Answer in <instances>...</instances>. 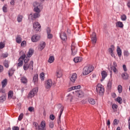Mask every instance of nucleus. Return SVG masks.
<instances>
[{"label": "nucleus", "instance_id": "1", "mask_svg": "<svg viewBox=\"0 0 130 130\" xmlns=\"http://www.w3.org/2000/svg\"><path fill=\"white\" fill-rule=\"evenodd\" d=\"M33 6L34 7V11L36 13L33 14H30L29 15V18H30L31 20H35L36 19H37V18H39V17H40L39 13L41 12L40 9H41V5L40 4L36 2L34 3Z\"/></svg>", "mask_w": 130, "mask_h": 130}, {"label": "nucleus", "instance_id": "2", "mask_svg": "<svg viewBox=\"0 0 130 130\" xmlns=\"http://www.w3.org/2000/svg\"><path fill=\"white\" fill-rule=\"evenodd\" d=\"M93 70H94V67L92 66H85L83 68V75L84 76H87V75H89L90 73H91Z\"/></svg>", "mask_w": 130, "mask_h": 130}, {"label": "nucleus", "instance_id": "3", "mask_svg": "<svg viewBox=\"0 0 130 130\" xmlns=\"http://www.w3.org/2000/svg\"><path fill=\"white\" fill-rule=\"evenodd\" d=\"M33 52H34V51H33L32 49H29L28 52L27 54V57H26V55H25V57L23 59L24 63H27L29 61V60H30L29 57H31V56H32Z\"/></svg>", "mask_w": 130, "mask_h": 130}, {"label": "nucleus", "instance_id": "4", "mask_svg": "<svg viewBox=\"0 0 130 130\" xmlns=\"http://www.w3.org/2000/svg\"><path fill=\"white\" fill-rule=\"evenodd\" d=\"M96 90L97 93L100 95H102L104 93V87L100 83L97 84Z\"/></svg>", "mask_w": 130, "mask_h": 130}, {"label": "nucleus", "instance_id": "5", "mask_svg": "<svg viewBox=\"0 0 130 130\" xmlns=\"http://www.w3.org/2000/svg\"><path fill=\"white\" fill-rule=\"evenodd\" d=\"M33 66H34V62L33 61H30L29 64L28 63H24L23 64V68L24 71H28V70H33Z\"/></svg>", "mask_w": 130, "mask_h": 130}, {"label": "nucleus", "instance_id": "6", "mask_svg": "<svg viewBox=\"0 0 130 130\" xmlns=\"http://www.w3.org/2000/svg\"><path fill=\"white\" fill-rule=\"evenodd\" d=\"M24 58H25V54H23L21 57H19L17 63V68H21V67H23Z\"/></svg>", "mask_w": 130, "mask_h": 130}, {"label": "nucleus", "instance_id": "7", "mask_svg": "<svg viewBox=\"0 0 130 130\" xmlns=\"http://www.w3.org/2000/svg\"><path fill=\"white\" fill-rule=\"evenodd\" d=\"M77 45L74 42H73L71 45V51H72V55H76L77 54V52H78V49H77Z\"/></svg>", "mask_w": 130, "mask_h": 130}, {"label": "nucleus", "instance_id": "8", "mask_svg": "<svg viewBox=\"0 0 130 130\" xmlns=\"http://www.w3.org/2000/svg\"><path fill=\"white\" fill-rule=\"evenodd\" d=\"M38 92V88L37 87H36L34 88L31 91L29 92V93L28 94V98H32V97H34L36 94H37Z\"/></svg>", "mask_w": 130, "mask_h": 130}, {"label": "nucleus", "instance_id": "9", "mask_svg": "<svg viewBox=\"0 0 130 130\" xmlns=\"http://www.w3.org/2000/svg\"><path fill=\"white\" fill-rule=\"evenodd\" d=\"M115 50V47L114 45H111L110 48L108 49V52L110 54H111L112 57H114L115 58V54L113 52Z\"/></svg>", "mask_w": 130, "mask_h": 130}, {"label": "nucleus", "instance_id": "10", "mask_svg": "<svg viewBox=\"0 0 130 130\" xmlns=\"http://www.w3.org/2000/svg\"><path fill=\"white\" fill-rule=\"evenodd\" d=\"M53 83L51 79H49L45 82V88L46 89H50L52 87Z\"/></svg>", "mask_w": 130, "mask_h": 130}, {"label": "nucleus", "instance_id": "11", "mask_svg": "<svg viewBox=\"0 0 130 130\" xmlns=\"http://www.w3.org/2000/svg\"><path fill=\"white\" fill-rule=\"evenodd\" d=\"M33 27L36 31H40L41 25H40V23L36 22L33 24Z\"/></svg>", "mask_w": 130, "mask_h": 130}, {"label": "nucleus", "instance_id": "12", "mask_svg": "<svg viewBox=\"0 0 130 130\" xmlns=\"http://www.w3.org/2000/svg\"><path fill=\"white\" fill-rule=\"evenodd\" d=\"M91 41L93 45H95L96 42H97V37H96V33L95 32H92L91 35Z\"/></svg>", "mask_w": 130, "mask_h": 130}, {"label": "nucleus", "instance_id": "13", "mask_svg": "<svg viewBox=\"0 0 130 130\" xmlns=\"http://www.w3.org/2000/svg\"><path fill=\"white\" fill-rule=\"evenodd\" d=\"M40 39V36L38 35H35L32 36L31 41L32 42H37Z\"/></svg>", "mask_w": 130, "mask_h": 130}, {"label": "nucleus", "instance_id": "14", "mask_svg": "<svg viewBox=\"0 0 130 130\" xmlns=\"http://www.w3.org/2000/svg\"><path fill=\"white\" fill-rule=\"evenodd\" d=\"M45 126H46V124L45 123V121H42L39 126V130H46L45 128Z\"/></svg>", "mask_w": 130, "mask_h": 130}, {"label": "nucleus", "instance_id": "15", "mask_svg": "<svg viewBox=\"0 0 130 130\" xmlns=\"http://www.w3.org/2000/svg\"><path fill=\"white\" fill-rule=\"evenodd\" d=\"M60 37L63 41H66L68 39V37L64 32H61L60 35Z\"/></svg>", "mask_w": 130, "mask_h": 130}, {"label": "nucleus", "instance_id": "16", "mask_svg": "<svg viewBox=\"0 0 130 130\" xmlns=\"http://www.w3.org/2000/svg\"><path fill=\"white\" fill-rule=\"evenodd\" d=\"M77 79V74L73 73L71 76H70V80L71 82H73L74 83V82H76V80Z\"/></svg>", "mask_w": 130, "mask_h": 130}, {"label": "nucleus", "instance_id": "17", "mask_svg": "<svg viewBox=\"0 0 130 130\" xmlns=\"http://www.w3.org/2000/svg\"><path fill=\"white\" fill-rule=\"evenodd\" d=\"M77 89H81V85H77L76 86H73L68 89V92H71V91H73V90H77Z\"/></svg>", "mask_w": 130, "mask_h": 130}, {"label": "nucleus", "instance_id": "18", "mask_svg": "<svg viewBox=\"0 0 130 130\" xmlns=\"http://www.w3.org/2000/svg\"><path fill=\"white\" fill-rule=\"evenodd\" d=\"M20 81L22 84H27V83H28V79H27V77L25 76L21 77Z\"/></svg>", "mask_w": 130, "mask_h": 130}, {"label": "nucleus", "instance_id": "19", "mask_svg": "<svg viewBox=\"0 0 130 130\" xmlns=\"http://www.w3.org/2000/svg\"><path fill=\"white\" fill-rule=\"evenodd\" d=\"M106 77H107V73L105 71H103V72H102V79L101 81H104V80L105 79V78H106Z\"/></svg>", "mask_w": 130, "mask_h": 130}, {"label": "nucleus", "instance_id": "20", "mask_svg": "<svg viewBox=\"0 0 130 130\" xmlns=\"http://www.w3.org/2000/svg\"><path fill=\"white\" fill-rule=\"evenodd\" d=\"M56 76L57 78H61L62 76V70L58 69L56 71Z\"/></svg>", "mask_w": 130, "mask_h": 130}, {"label": "nucleus", "instance_id": "21", "mask_svg": "<svg viewBox=\"0 0 130 130\" xmlns=\"http://www.w3.org/2000/svg\"><path fill=\"white\" fill-rule=\"evenodd\" d=\"M46 45V44H45V42H42L40 44L39 49H40V50H43V49H44V48L45 47Z\"/></svg>", "mask_w": 130, "mask_h": 130}, {"label": "nucleus", "instance_id": "22", "mask_svg": "<svg viewBox=\"0 0 130 130\" xmlns=\"http://www.w3.org/2000/svg\"><path fill=\"white\" fill-rule=\"evenodd\" d=\"M82 60L83 58H82V57H76L74 59V61L76 63L80 62V61H82Z\"/></svg>", "mask_w": 130, "mask_h": 130}, {"label": "nucleus", "instance_id": "23", "mask_svg": "<svg viewBox=\"0 0 130 130\" xmlns=\"http://www.w3.org/2000/svg\"><path fill=\"white\" fill-rule=\"evenodd\" d=\"M67 99L70 100L71 102L74 100V101H77V100L75 99V97H73L71 94H69L67 96Z\"/></svg>", "mask_w": 130, "mask_h": 130}, {"label": "nucleus", "instance_id": "24", "mask_svg": "<svg viewBox=\"0 0 130 130\" xmlns=\"http://www.w3.org/2000/svg\"><path fill=\"white\" fill-rule=\"evenodd\" d=\"M117 53L118 56H119V57H121V53H122L121 49H120L119 46H117Z\"/></svg>", "mask_w": 130, "mask_h": 130}, {"label": "nucleus", "instance_id": "25", "mask_svg": "<svg viewBox=\"0 0 130 130\" xmlns=\"http://www.w3.org/2000/svg\"><path fill=\"white\" fill-rule=\"evenodd\" d=\"M32 82L35 83V84H37V82H38V75L37 74L34 75Z\"/></svg>", "mask_w": 130, "mask_h": 130}, {"label": "nucleus", "instance_id": "26", "mask_svg": "<svg viewBox=\"0 0 130 130\" xmlns=\"http://www.w3.org/2000/svg\"><path fill=\"white\" fill-rule=\"evenodd\" d=\"M7 84H8V79H5L4 80H3L2 82V85L3 88H5V87L7 86Z\"/></svg>", "mask_w": 130, "mask_h": 130}, {"label": "nucleus", "instance_id": "27", "mask_svg": "<svg viewBox=\"0 0 130 130\" xmlns=\"http://www.w3.org/2000/svg\"><path fill=\"white\" fill-rule=\"evenodd\" d=\"M121 77L123 80H127L128 79V74L126 73H124L121 74Z\"/></svg>", "mask_w": 130, "mask_h": 130}, {"label": "nucleus", "instance_id": "28", "mask_svg": "<svg viewBox=\"0 0 130 130\" xmlns=\"http://www.w3.org/2000/svg\"><path fill=\"white\" fill-rule=\"evenodd\" d=\"M116 26L119 28H123V23L120 21H118L116 23Z\"/></svg>", "mask_w": 130, "mask_h": 130}, {"label": "nucleus", "instance_id": "29", "mask_svg": "<svg viewBox=\"0 0 130 130\" xmlns=\"http://www.w3.org/2000/svg\"><path fill=\"white\" fill-rule=\"evenodd\" d=\"M16 41L17 43H18V44H20L21 42H22V38H21V36H17L16 38Z\"/></svg>", "mask_w": 130, "mask_h": 130}, {"label": "nucleus", "instance_id": "30", "mask_svg": "<svg viewBox=\"0 0 130 130\" xmlns=\"http://www.w3.org/2000/svg\"><path fill=\"white\" fill-rule=\"evenodd\" d=\"M88 102L90 104H91V105H94L96 103V101L94 99H89Z\"/></svg>", "mask_w": 130, "mask_h": 130}, {"label": "nucleus", "instance_id": "31", "mask_svg": "<svg viewBox=\"0 0 130 130\" xmlns=\"http://www.w3.org/2000/svg\"><path fill=\"white\" fill-rule=\"evenodd\" d=\"M48 61V62H49V63H52V62L54 61V56H50Z\"/></svg>", "mask_w": 130, "mask_h": 130}, {"label": "nucleus", "instance_id": "32", "mask_svg": "<svg viewBox=\"0 0 130 130\" xmlns=\"http://www.w3.org/2000/svg\"><path fill=\"white\" fill-rule=\"evenodd\" d=\"M9 64H10V61L8 60H5L4 62V66L5 67V68H9Z\"/></svg>", "mask_w": 130, "mask_h": 130}, {"label": "nucleus", "instance_id": "33", "mask_svg": "<svg viewBox=\"0 0 130 130\" xmlns=\"http://www.w3.org/2000/svg\"><path fill=\"white\" fill-rule=\"evenodd\" d=\"M111 70L112 71H113V72L115 73V74H117V73H118V70H117V69H116V67H111L110 68Z\"/></svg>", "mask_w": 130, "mask_h": 130}, {"label": "nucleus", "instance_id": "34", "mask_svg": "<svg viewBox=\"0 0 130 130\" xmlns=\"http://www.w3.org/2000/svg\"><path fill=\"white\" fill-rule=\"evenodd\" d=\"M14 94V92L13 91H10L8 93V98L9 99H12L13 98V95Z\"/></svg>", "mask_w": 130, "mask_h": 130}, {"label": "nucleus", "instance_id": "35", "mask_svg": "<svg viewBox=\"0 0 130 130\" xmlns=\"http://www.w3.org/2000/svg\"><path fill=\"white\" fill-rule=\"evenodd\" d=\"M123 54H124V56H129V52H128V51H127V50H125L123 51Z\"/></svg>", "mask_w": 130, "mask_h": 130}, {"label": "nucleus", "instance_id": "36", "mask_svg": "<svg viewBox=\"0 0 130 130\" xmlns=\"http://www.w3.org/2000/svg\"><path fill=\"white\" fill-rule=\"evenodd\" d=\"M17 20L18 23L22 22V20H23V16L21 15H18Z\"/></svg>", "mask_w": 130, "mask_h": 130}, {"label": "nucleus", "instance_id": "37", "mask_svg": "<svg viewBox=\"0 0 130 130\" xmlns=\"http://www.w3.org/2000/svg\"><path fill=\"white\" fill-rule=\"evenodd\" d=\"M63 111V107H61V109L60 110V114L58 116V119L60 120V117H61V114H62V112Z\"/></svg>", "mask_w": 130, "mask_h": 130}, {"label": "nucleus", "instance_id": "38", "mask_svg": "<svg viewBox=\"0 0 130 130\" xmlns=\"http://www.w3.org/2000/svg\"><path fill=\"white\" fill-rule=\"evenodd\" d=\"M116 101H117V102H118L119 104H121V103H122V99H121V98L118 96V97L116 99Z\"/></svg>", "mask_w": 130, "mask_h": 130}, {"label": "nucleus", "instance_id": "39", "mask_svg": "<svg viewBox=\"0 0 130 130\" xmlns=\"http://www.w3.org/2000/svg\"><path fill=\"white\" fill-rule=\"evenodd\" d=\"M118 93H121V92H122V86L121 85H119L118 86Z\"/></svg>", "mask_w": 130, "mask_h": 130}, {"label": "nucleus", "instance_id": "40", "mask_svg": "<svg viewBox=\"0 0 130 130\" xmlns=\"http://www.w3.org/2000/svg\"><path fill=\"white\" fill-rule=\"evenodd\" d=\"M112 86V81H109L107 84V87L108 89H111Z\"/></svg>", "mask_w": 130, "mask_h": 130}, {"label": "nucleus", "instance_id": "41", "mask_svg": "<svg viewBox=\"0 0 130 130\" xmlns=\"http://www.w3.org/2000/svg\"><path fill=\"white\" fill-rule=\"evenodd\" d=\"M3 11L4 13H7V12H8V6H7V5L3 7Z\"/></svg>", "mask_w": 130, "mask_h": 130}, {"label": "nucleus", "instance_id": "42", "mask_svg": "<svg viewBox=\"0 0 130 130\" xmlns=\"http://www.w3.org/2000/svg\"><path fill=\"white\" fill-rule=\"evenodd\" d=\"M45 75H44V73H42L40 75V79L41 80H42V81H44V79H45Z\"/></svg>", "mask_w": 130, "mask_h": 130}, {"label": "nucleus", "instance_id": "43", "mask_svg": "<svg viewBox=\"0 0 130 130\" xmlns=\"http://www.w3.org/2000/svg\"><path fill=\"white\" fill-rule=\"evenodd\" d=\"M6 100V96L2 95V96H0V102H4V101H5Z\"/></svg>", "mask_w": 130, "mask_h": 130}, {"label": "nucleus", "instance_id": "44", "mask_svg": "<svg viewBox=\"0 0 130 130\" xmlns=\"http://www.w3.org/2000/svg\"><path fill=\"white\" fill-rule=\"evenodd\" d=\"M112 107L113 110H116V109H117V108H118V106L116 104H114L112 105Z\"/></svg>", "mask_w": 130, "mask_h": 130}, {"label": "nucleus", "instance_id": "45", "mask_svg": "<svg viewBox=\"0 0 130 130\" xmlns=\"http://www.w3.org/2000/svg\"><path fill=\"white\" fill-rule=\"evenodd\" d=\"M13 75H14V70H10L9 71V76L10 77H12V76H13Z\"/></svg>", "mask_w": 130, "mask_h": 130}, {"label": "nucleus", "instance_id": "46", "mask_svg": "<svg viewBox=\"0 0 130 130\" xmlns=\"http://www.w3.org/2000/svg\"><path fill=\"white\" fill-rule=\"evenodd\" d=\"M9 55L8 54V53H3L1 55V57H2L3 58H7V57Z\"/></svg>", "mask_w": 130, "mask_h": 130}, {"label": "nucleus", "instance_id": "47", "mask_svg": "<svg viewBox=\"0 0 130 130\" xmlns=\"http://www.w3.org/2000/svg\"><path fill=\"white\" fill-rule=\"evenodd\" d=\"M53 36L51 34H47V38L48 39H52Z\"/></svg>", "mask_w": 130, "mask_h": 130}, {"label": "nucleus", "instance_id": "48", "mask_svg": "<svg viewBox=\"0 0 130 130\" xmlns=\"http://www.w3.org/2000/svg\"><path fill=\"white\" fill-rule=\"evenodd\" d=\"M121 19L122 21H125L126 20V16L125 15H123L121 16Z\"/></svg>", "mask_w": 130, "mask_h": 130}, {"label": "nucleus", "instance_id": "49", "mask_svg": "<svg viewBox=\"0 0 130 130\" xmlns=\"http://www.w3.org/2000/svg\"><path fill=\"white\" fill-rule=\"evenodd\" d=\"M24 116V114L23 113H21L18 117V120L21 121L22 119H23V117Z\"/></svg>", "mask_w": 130, "mask_h": 130}, {"label": "nucleus", "instance_id": "50", "mask_svg": "<svg viewBox=\"0 0 130 130\" xmlns=\"http://www.w3.org/2000/svg\"><path fill=\"white\" fill-rule=\"evenodd\" d=\"M118 122H119L117 121V119H115L113 121V125H117V124H118Z\"/></svg>", "mask_w": 130, "mask_h": 130}, {"label": "nucleus", "instance_id": "51", "mask_svg": "<svg viewBox=\"0 0 130 130\" xmlns=\"http://www.w3.org/2000/svg\"><path fill=\"white\" fill-rule=\"evenodd\" d=\"M5 47V44L3 42L0 43V49H3Z\"/></svg>", "mask_w": 130, "mask_h": 130}, {"label": "nucleus", "instance_id": "52", "mask_svg": "<svg viewBox=\"0 0 130 130\" xmlns=\"http://www.w3.org/2000/svg\"><path fill=\"white\" fill-rule=\"evenodd\" d=\"M28 111H30V112H32L33 110H34V108L33 107H30L28 109Z\"/></svg>", "mask_w": 130, "mask_h": 130}, {"label": "nucleus", "instance_id": "53", "mask_svg": "<svg viewBox=\"0 0 130 130\" xmlns=\"http://www.w3.org/2000/svg\"><path fill=\"white\" fill-rule=\"evenodd\" d=\"M53 126H54L53 122H50L49 123V127H50V128H53Z\"/></svg>", "mask_w": 130, "mask_h": 130}, {"label": "nucleus", "instance_id": "54", "mask_svg": "<svg viewBox=\"0 0 130 130\" xmlns=\"http://www.w3.org/2000/svg\"><path fill=\"white\" fill-rule=\"evenodd\" d=\"M20 128L18 126H14L12 127V130H19Z\"/></svg>", "mask_w": 130, "mask_h": 130}, {"label": "nucleus", "instance_id": "55", "mask_svg": "<svg viewBox=\"0 0 130 130\" xmlns=\"http://www.w3.org/2000/svg\"><path fill=\"white\" fill-rule=\"evenodd\" d=\"M46 31H47V34H50V32H51V29H50V28L47 27V29H46Z\"/></svg>", "mask_w": 130, "mask_h": 130}, {"label": "nucleus", "instance_id": "56", "mask_svg": "<svg viewBox=\"0 0 130 130\" xmlns=\"http://www.w3.org/2000/svg\"><path fill=\"white\" fill-rule=\"evenodd\" d=\"M107 125H108V128H110V120H108L107 121Z\"/></svg>", "mask_w": 130, "mask_h": 130}, {"label": "nucleus", "instance_id": "57", "mask_svg": "<svg viewBox=\"0 0 130 130\" xmlns=\"http://www.w3.org/2000/svg\"><path fill=\"white\" fill-rule=\"evenodd\" d=\"M50 118L51 120H54V118H55V117H54V115H50Z\"/></svg>", "mask_w": 130, "mask_h": 130}, {"label": "nucleus", "instance_id": "58", "mask_svg": "<svg viewBox=\"0 0 130 130\" xmlns=\"http://www.w3.org/2000/svg\"><path fill=\"white\" fill-rule=\"evenodd\" d=\"M78 94L79 95V96H83V92H82V91L81 90H79L78 92Z\"/></svg>", "mask_w": 130, "mask_h": 130}, {"label": "nucleus", "instance_id": "59", "mask_svg": "<svg viewBox=\"0 0 130 130\" xmlns=\"http://www.w3.org/2000/svg\"><path fill=\"white\" fill-rule=\"evenodd\" d=\"M34 126H35V127H36V128H37V127H38V123H37V122H34L33 123Z\"/></svg>", "mask_w": 130, "mask_h": 130}, {"label": "nucleus", "instance_id": "60", "mask_svg": "<svg viewBox=\"0 0 130 130\" xmlns=\"http://www.w3.org/2000/svg\"><path fill=\"white\" fill-rule=\"evenodd\" d=\"M4 71V67L3 66L0 65V73Z\"/></svg>", "mask_w": 130, "mask_h": 130}, {"label": "nucleus", "instance_id": "61", "mask_svg": "<svg viewBox=\"0 0 130 130\" xmlns=\"http://www.w3.org/2000/svg\"><path fill=\"white\" fill-rule=\"evenodd\" d=\"M123 69L124 72H126V71H127V70L126 69V66H125V64L123 65Z\"/></svg>", "mask_w": 130, "mask_h": 130}, {"label": "nucleus", "instance_id": "62", "mask_svg": "<svg viewBox=\"0 0 130 130\" xmlns=\"http://www.w3.org/2000/svg\"><path fill=\"white\" fill-rule=\"evenodd\" d=\"M25 44H26V41H23L22 42L21 44V46H24V45H25Z\"/></svg>", "mask_w": 130, "mask_h": 130}, {"label": "nucleus", "instance_id": "63", "mask_svg": "<svg viewBox=\"0 0 130 130\" xmlns=\"http://www.w3.org/2000/svg\"><path fill=\"white\" fill-rule=\"evenodd\" d=\"M111 67H114L115 68H116V67H117V63H116V62L114 61L113 62V66Z\"/></svg>", "mask_w": 130, "mask_h": 130}, {"label": "nucleus", "instance_id": "64", "mask_svg": "<svg viewBox=\"0 0 130 130\" xmlns=\"http://www.w3.org/2000/svg\"><path fill=\"white\" fill-rule=\"evenodd\" d=\"M127 6L128 8H130V0L127 3Z\"/></svg>", "mask_w": 130, "mask_h": 130}]
</instances>
